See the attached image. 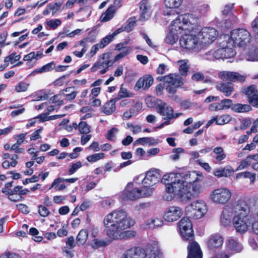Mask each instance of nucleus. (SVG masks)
<instances>
[{
	"label": "nucleus",
	"mask_w": 258,
	"mask_h": 258,
	"mask_svg": "<svg viewBox=\"0 0 258 258\" xmlns=\"http://www.w3.org/2000/svg\"><path fill=\"white\" fill-rule=\"evenodd\" d=\"M157 79L167 83V85H181L182 84L180 80L174 77L173 75L171 74L165 76L158 77Z\"/></svg>",
	"instance_id": "obj_29"
},
{
	"label": "nucleus",
	"mask_w": 258,
	"mask_h": 258,
	"mask_svg": "<svg viewBox=\"0 0 258 258\" xmlns=\"http://www.w3.org/2000/svg\"><path fill=\"white\" fill-rule=\"evenodd\" d=\"M38 213L41 216L45 217H47L49 214L50 212L45 206L42 205H39L38 206Z\"/></svg>",
	"instance_id": "obj_56"
},
{
	"label": "nucleus",
	"mask_w": 258,
	"mask_h": 258,
	"mask_svg": "<svg viewBox=\"0 0 258 258\" xmlns=\"http://www.w3.org/2000/svg\"><path fill=\"white\" fill-rule=\"evenodd\" d=\"M105 154L102 152L95 153L87 157V160L90 163L96 162L105 158Z\"/></svg>",
	"instance_id": "obj_41"
},
{
	"label": "nucleus",
	"mask_w": 258,
	"mask_h": 258,
	"mask_svg": "<svg viewBox=\"0 0 258 258\" xmlns=\"http://www.w3.org/2000/svg\"><path fill=\"white\" fill-rule=\"evenodd\" d=\"M113 39V36L109 35L101 39L100 42L97 44H99L100 48H103L110 43L112 41Z\"/></svg>",
	"instance_id": "obj_49"
},
{
	"label": "nucleus",
	"mask_w": 258,
	"mask_h": 258,
	"mask_svg": "<svg viewBox=\"0 0 258 258\" xmlns=\"http://www.w3.org/2000/svg\"><path fill=\"white\" fill-rule=\"evenodd\" d=\"M198 22V18L195 17L193 14H185L178 16L172 21L170 31L175 30V35L180 34L183 31L192 32L196 29Z\"/></svg>",
	"instance_id": "obj_3"
},
{
	"label": "nucleus",
	"mask_w": 258,
	"mask_h": 258,
	"mask_svg": "<svg viewBox=\"0 0 258 258\" xmlns=\"http://www.w3.org/2000/svg\"><path fill=\"white\" fill-rule=\"evenodd\" d=\"M182 215V209L178 207L171 206L165 212L163 217L165 221L173 222L178 220Z\"/></svg>",
	"instance_id": "obj_12"
},
{
	"label": "nucleus",
	"mask_w": 258,
	"mask_h": 258,
	"mask_svg": "<svg viewBox=\"0 0 258 258\" xmlns=\"http://www.w3.org/2000/svg\"><path fill=\"white\" fill-rule=\"evenodd\" d=\"M234 171L231 167L230 168H220L216 169L213 172V174L218 178L222 177H228L230 176Z\"/></svg>",
	"instance_id": "obj_31"
},
{
	"label": "nucleus",
	"mask_w": 258,
	"mask_h": 258,
	"mask_svg": "<svg viewBox=\"0 0 258 258\" xmlns=\"http://www.w3.org/2000/svg\"><path fill=\"white\" fill-rule=\"evenodd\" d=\"M157 112L161 115L165 116L164 119L170 120L176 118L182 114L181 113H174V109L172 107L167 105L164 102H162L156 106Z\"/></svg>",
	"instance_id": "obj_10"
},
{
	"label": "nucleus",
	"mask_w": 258,
	"mask_h": 258,
	"mask_svg": "<svg viewBox=\"0 0 258 258\" xmlns=\"http://www.w3.org/2000/svg\"><path fill=\"white\" fill-rule=\"evenodd\" d=\"M82 166V163L80 161L71 163V167L68 171V174L69 175L73 174Z\"/></svg>",
	"instance_id": "obj_47"
},
{
	"label": "nucleus",
	"mask_w": 258,
	"mask_h": 258,
	"mask_svg": "<svg viewBox=\"0 0 258 258\" xmlns=\"http://www.w3.org/2000/svg\"><path fill=\"white\" fill-rule=\"evenodd\" d=\"M228 247L232 250L239 252L242 249L241 246L238 242L234 239L231 238L228 240Z\"/></svg>",
	"instance_id": "obj_44"
},
{
	"label": "nucleus",
	"mask_w": 258,
	"mask_h": 258,
	"mask_svg": "<svg viewBox=\"0 0 258 258\" xmlns=\"http://www.w3.org/2000/svg\"><path fill=\"white\" fill-rule=\"evenodd\" d=\"M189 241L186 258H203V252L199 244L194 240Z\"/></svg>",
	"instance_id": "obj_13"
},
{
	"label": "nucleus",
	"mask_w": 258,
	"mask_h": 258,
	"mask_svg": "<svg viewBox=\"0 0 258 258\" xmlns=\"http://www.w3.org/2000/svg\"><path fill=\"white\" fill-rule=\"evenodd\" d=\"M231 196V192L228 188L221 187L213 191L211 199L214 203L225 204L229 201Z\"/></svg>",
	"instance_id": "obj_8"
},
{
	"label": "nucleus",
	"mask_w": 258,
	"mask_h": 258,
	"mask_svg": "<svg viewBox=\"0 0 258 258\" xmlns=\"http://www.w3.org/2000/svg\"><path fill=\"white\" fill-rule=\"evenodd\" d=\"M115 11L116 9L113 6H110L108 8L105 12L101 15V21L107 22L110 21L114 17Z\"/></svg>",
	"instance_id": "obj_33"
},
{
	"label": "nucleus",
	"mask_w": 258,
	"mask_h": 258,
	"mask_svg": "<svg viewBox=\"0 0 258 258\" xmlns=\"http://www.w3.org/2000/svg\"><path fill=\"white\" fill-rule=\"evenodd\" d=\"M213 153L215 154V158L218 162H221L226 157L223 149L221 147L215 148L213 150Z\"/></svg>",
	"instance_id": "obj_36"
},
{
	"label": "nucleus",
	"mask_w": 258,
	"mask_h": 258,
	"mask_svg": "<svg viewBox=\"0 0 258 258\" xmlns=\"http://www.w3.org/2000/svg\"><path fill=\"white\" fill-rule=\"evenodd\" d=\"M133 94L128 92L126 88L121 87L120 90L117 94V96L115 99H116V101L125 97H132Z\"/></svg>",
	"instance_id": "obj_45"
},
{
	"label": "nucleus",
	"mask_w": 258,
	"mask_h": 258,
	"mask_svg": "<svg viewBox=\"0 0 258 258\" xmlns=\"http://www.w3.org/2000/svg\"><path fill=\"white\" fill-rule=\"evenodd\" d=\"M61 24V21L59 19L50 20L46 22V24L53 30L56 29Z\"/></svg>",
	"instance_id": "obj_55"
},
{
	"label": "nucleus",
	"mask_w": 258,
	"mask_h": 258,
	"mask_svg": "<svg viewBox=\"0 0 258 258\" xmlns=\"http://www.w3.org/2000/svg\"><path fill=\"white\" fill-rule=\"evenodd\" d=\"M112 57V53L111 52L104 53L100 55L99 59L103 60L102 61L100 60V63L102 68H103L99 71L100 74L103 75L106 73L108 71L109 68L113 65L111 61Z\"/></svg>",
	"instance_id": "obj_15"
},
{
	"label": "nucleus",
	"mask_w": 258,
	"mask_h": 258,
	"mask_svg": "<svg viewBox=\"0 0 258 258\" xmlns=\"http://www.w3.org/2000/svg\"><path fill=\"white\" fill-rule=\"evenodd\" d=\"M236 215L234 216L247 217L249 213V207L247 203L242 199H239L235 206Z\"/></svg>",
	"instance_id": "obj_16"
},
{
	"label": "nucleus",
	"mask_w": 258,
	"mask_h": 258,
	"mask_svg": "<svg viewBox=\"0 0 258 258\" xmlns=\"http://www.w3.org/2000/svg\"><path fill=\"white\" fill-rule=\"evenodd\" d=\"M145 250L149 258L159 257L162 255L159 247L155 243L148 245Z\"/></svg>",
	"instance_id": "obj_26"
},
{
	"label": "nucleus",
	"mask_w": 258,
	"mask_h": 258,
	"mask_svg": "<svg viewBox=\"0 0 258 258\" xmlns=\"http://www.w3.org/2000/svg\"><path fill=\"white\" fill-rule=\"evenodd\" d=\"M183 0H164L166 8L169 9L178 8L182 4Z\"/></svg>",
	"instance_id": "obj_39"
},
{
	"label": "nucleus",
	"mask_w": 258,
	"mask_h": 258,
	"mask_svg": "<svg viewBox=\"0 0 258 258\" xmlns=\"http://www.w3.org/2000/svg\"><path fill=\"white\" fill-rule=\"evenodd\" d=\"M55 63L53 61H52L43 66L40 68H38L34 70L31 74H41L45 72H50L55 68Z\"/></svg>",
	"instance_id": "obj_35"
},
{
	"label": "nucleus",
	"mask_w": 258,
	"mask_h": 258,
	"mask_svg": "<svg viewBox=\"0 0 258 258\" xmlns=\"http://www.w3.org/2000/svg\"><path fill=\"white\" fill-rule=\"evenodd\" d=\"M78 180V178H71L67 179H63L62 178L58 177L54 179L53 182L52 183L50 186L48 188V189H51L52 187H54L56 191L62 190L66 188V186L64 183H61L60 186H58L56 185L57 183H60L63 181H66L69 183H74Z\"/></svg>",
	"instance_id": "obj_24"
},
{
	"label": "nucleus",
	"mask_w": 258,
	"mask_h": 258,
	"mask_svg": "<svg viewBox=\"0 0 258 258\" xmlns=\"http://www.w3.org/2000/svg\"><path fill=\"white\" fill-rule=\"evenodd\" d=\"M251 166L254 170L258 171V154H251Z\"/></svg>",
	"instance_id": "obj_54"
},
{
	"label": "nucleus",
	"mask_w": 258,
	"mask_h": 258,
	"mask_svg": "<svg viewBox=\"0 0 258 258\" xmlns=\"http://www.w3.org/2000/svg\"><path fill=\"white\" fill-rule=\"evenodd\" d=\"M223 243V238L219 234L212 235L207 242V246L210 251L215 250L220 247Z\"/></svg>",
	"instance_id": "obj_18"
},
{
	"label": "nucleus",
	"mask_w": 258,
	"mask_h": 258,
	"mask_svg": "<svg viewBox=\"0 0 258 258\" xmlns=\"http://www.w3.org/2000/svg\"><path fill=\"white\" fill-rule=\"evenodd\" d=\"M13 181H11L5 183L4 187L2 189V192L8 196V199L13 202L23 201V196L27 195L29 192L28 188H23L22 186H15L13 189Z\"/></svg>",
	"instance_id": "obj_4"
},
{
	"label": "nucleus",
	"mask_w": 258,
	"mask_h": 258,
	"mask_svg": "<svg viewBox=\"0 0 258 258\" xmlns=\"http://www.w3.org/2000/svg\"><path fill=\"white\" fill-rule=\"evenodd\" d=\"M241 93L246 96L247 101L251 106L258 107V90L255 85L243 87Z\"/></svg>",
	"instance_id": "obj_9"
},
{
	"label": "nucleus",
	"mask_w": 258,
	"mask_h": 258,
	"mask_svg": "<svg viewBox=\"0 0 258 258\" xmlns=\"http://www.w3.org/2000/svg\"><path fill=\"white\" fill-rule=\"evenodd\" d=\"M88 237V232L86 229H82L79 232L76 238L77 245H83L86 242Z\"/></svg>",
	"instance_id": "obj_34"
},
{
	"label": "nucleus",
	"mask_w": 258,
	"mask_h": 258,
	"mask_svg": "<svg viewBox=\"0 0 258 258\" xmlns=\"http://www.w3.org/2000/svg\"><path fill=\"white\" fill-rule=\"evenodd\" d=\"M189 218L184 217L178 222L180 231L185 240H193L195 238L192 225Z\"/></svg>",
	"instance_id": "obj_7"
},
{
	"label": "nucleus",
	"mask_w": 258,
	"mask_h": 258,
	"mask_svg": "<svg viewBox=\"0 0 258 258\" xmlns=\"http://www.w3.org/2000/svg\"><path fill=\"white\" fill-rule=\"evenodd\" d=\"M135 142L144 145L145 143H150L151 145H154L155 139L151 137H143L138 139Z\"/></svg>",
	"instance_id": "obj_51"
},
{
	"label": "nucleus",
	"mask_w": 258,
	"mask_h": 258,
	"mask_svg": "<svg viewBox=\"0 0 258 258\" xmlns=\"http://www.w3.org/2000/svg\"><path fill=\"white\" fill-rule=\"evenodd\" d=\"M161 174L156 170H150L148 171L145 178L142 180V184L145 186H154L160 180L162 181Z\"/></svg>",
	"instance_id": "obj_14"
},
{
	"label": "nucleus",
	"mask_w": 258,
	"mask_h": 258,
	"mask_svg": "<svg viewBox=\"0 0 258 258\" xmlns=\"http://www.w3.org/2000/svg\"><path fill=\"white\" fill-rule=\"evenodd\" d=\"M130 49L126 48V50L122 51L120 52L119 54H117L113 59L111 58V61L112 62V64L115 63L116 61L119 60L120 59L124 57L125 55L130 53Z\"/></svg>",
	"instance_id": "obj_52"
},
{
	"label": "nucleus",
	"mask_w": 258,
	"mask_h": 258,
	"mask_svg": "<svg viewBox=\"0 0 258 258\" xmlns=\"http://www.w3.org/2000/svg\"><path fill=\"white\" fill-rule=\"evenodd\" d=\"M128 254L132 258H146L147 252L145 249L140 247H133L128 249Z\"/></svg>",
	"instance_id": "obj_28"
},
{
	"label": "nucleus",
	"mask_w": 258,
	"mask_h": 258,
	"mask_svg": "<svg viewBox=\"0 0 258 258\" xmlns=\"http://www.w3.org/2000/svg\"><path fill=\"white\" fill-rule=\"evenodd\" d=\"M209 108L212 111L224 109L221 101L220 103H214L210 104Z\"/></svg>",
	"instance_id": "obj_64"
},
{
	"label": "nucleus",
	"mask_w": 258,
	"mask_h": 258,
	"mask_svg": "<svg viewBox=\"0 0 258 258\" xmlns=\"http://www.w3.org/2000/svg\"><path fill=\"white\" fill-rule=\"evenodd\" d=\"M154 79L150 75H146L143 77L140 78L136 82L135 88L137 90L143 88L144 89H148L153 83Z\"/></svg>",
	"instance_id": "obj_20"
},
{
	"label": "nucleus",
	"mask_w": 258,
	"mask_h": 258,
	"mask_svg": "<svg viewBox=\"0 0 258 258\" xmlns=\"http://www.w3.org/2000/svg\"><path fill=\"white\" fill-rule=\"evenodd\" d=\"M70 74H71V73L68 75H64L61 76L59 78L55 80L53 82V84L55 86H63L66 83L65 79H66V78L69 77Z\"/></svg>",
	"instance_id": "obj_53"
},
{
	"label": "nucleus",
	"mask_w": 258,
	"mask_h": 258,
	"mask_svg": "<svg viewBox=\"0 0 258 258\" xmlns=\"http://www.w3.org/2000/svg\"><path fill=\"white\" fill-rule=\"evenodd\" d=\"M191 79L192 80L199 82L201 81H204V83H208L209 82H211L210 80L205 79V76L201 72H197L194 74L191 77Z\"/></svg>",
	"instance_id": "obj_50"
},
{
	"label": "nucleus",
	"mask_w": 258,
	"mask_h": 258,
	"mask_svg": "<svg viewBox=\"0 0 258 258\" xmlns=\"http://www.w3.org/2000/svg\"><path fill=\"white\" fill-rule=\"evenodd\" d=\"M110 243V240H102L94 238L92 240V246L94 248H98L101 247H105L109 245Z\"/></svg>",
	"instance_id": "obj_40"
},
{
	"label": "nucleus",
	"mask_w": 258,
	"mask_h": 258,
	"mask_svg": "<svg viewBox=\"0 0 258 258\" xmlns=\"http://www.w3.org/2000/svg\"><path fill=\"white\" fill-rule=\"evenodd\" d=\"M198 42L196 35L184 34L179 39L180 46L187 49H193L198 45Z\"/></svg>",
	"instance_id": "obj_11"
},
{
	"label": "nucleus",
	"mask_w": 258,
	"mask_h": 258,
	"mask_svg": "<svg viewBox=\"0 0 258 258\" xmlns=\"http://www.w3.org/2000/svg\"><path fill=\"white\" fill-rule=\"evenodd\" d=\"M251 155H249L244 159L240 161L235 171L243 170L251 166Z\"/></svg>",
	"instance_id": "obj_37"
},
{
	"label": "nucleus",
	"mask_w": 258,
	"mask_h": 258,
	"mask_svg": "<svg viewBox=\"0 0 258 258\" xmlns=\"http://www.w3.org/2000/svg\"><path fill=\"white\" fill-rule=\"evenodd\" d=\"M118 129L116 127H112L108 130L107 134L106 135V138L109 141H113V138L115 137V133L117 132Z\"/></svg>",
	"instance_id": "obj_58"
},
{
	"label": "nucleus",
	"mask_w": 258,
	"mask_h": 258,
	"mask_svg": "<svg viewBox=\"0 0 258 258\" xmlns=\"http://www.w3.org/2000/svg\"><path fill=\"white\" fill-rule=\"evenodd\" d=\"M217 89L226 96H230L234 92L233 85L231 82H221L217 85Z\"/></svg>",
	"instance_id": "obj_25"
},
{
	"label": "nucleus",
	"mask_w": 258,
	"mask_h": 258,
	"mask_svg": "<svg viewBox=\"0 0 258 258\" xmlns=\"http://www.w3.org/2000/svg\"><path fill=\"white\" fill-rule=\"evenodd\" d=\"M162 182L165 185L166 191L176 196L180 201L187 202L192 199L194 194L191 188L183 183L182 176L178 173L164 175Z\"/></svg>",
	"instance_id": "obj_2"
},
{
	"label": "nucleus",
	"mask_w": 258,
	"mask_h": 258,
	"mask_svg": "<svg viewBox=\"0 0 258 258\" xmlns=\"http://www.w3.org/2000/svg\"><path fill=\"white\" fill-rule=\"evenodd\" d=\"M29 84L25 82H20L15 86V90L17 92H25L27 90Z\"/></svg>",
	"instance_id": "obj_48"
},
{
	"label": "nucleus",
	"mask_w": 258,
	"mask_h": 258,
	"mask_svg": "<svg viewBox=\"0 0 258 258\" xmlns=\"http://www.w3.org/2000/svg\"><path fill=\"white\" fill-rule=\"evenodd\" d=\"M79 131L81 134H88L91 131V126L86 121H81L79 123Z\"/></svg>",
	"instance_id": "obj_42"
},
{
	"label": "nucleus",
	"mask_w": 258,
	"mask_h": 258,
	"mask_svg": "<svg viewBox=\"0 0 258 258\" xmlns=\"http://www.w3.org/2000/svg\"><path fill=\"white\" fill-rule=\"evenodd\" d=\"M251 120L249 118H244L241 121L240 128L242 130L247 129L251 124Z\"/></svg>",
	"instance_id": "obj_61"
},
{
	"label": "nucleus",
	"mask_w": 258,
	"mask_h": 258,
	"mask_svg": "<svg viewBox=\"0 0 258 258\" xmlns=\"http://www.w3.org/2000/svg\"><path fill=\"white\" fill-rule=\"evenodd\" d=\"M136 22L135 20H132L131 18H130L128 21L127 24L124 27V31L127 32H130L133 30Z\"/></svg>",
	"instance_id": "obj_62"
},
{
	"label": "nucleus",
	"mask_w": 258,
	"mask_h": 258,
	"mask_svg": "<svg viewBox=\"0 0 258 258\" xmlns=\"http://www.w3.org/2000/svg\"><path fill=\"white\" fill-rule=\"evenodd\" d=\"M221 76L223 79L233 82L236 81L244 82L245 80L244 76L241 75L237 72H223Z\"/></svg>",
	"instance_id": "obj_21"
},
{
	"label": "nucleus",
	"mask_w": 258,
	"mask_h": 258,
	"mask_svg": "<svg viewBox=\"0 0 258 258\" xmlns=\"http://www.w3.org/2000/svg\"><path fill=\"white\" fill-rule=\"evenodd\" d=\"M203 39L207 43H211L216 39L217 36V30L213 28H205L202 31Z\"/></svg>",
	"instance_id": "obj_23"
},
{
	"label": "nucleus",
	"mask_w": 258,
	"mask_h": 258,
	"mask_svg": "<svg viewBox=\"0 0 258 258\" xmlns=\"http://www.w3.org/2000/svg\"><path fill=\"white\" fill-rule=\"evenodd\" d=\"M0 258H22L21 256L16 253L6 251L0 256Z\"/></svg>",
	"instance_id": "obj_57"
},
{
	"label": "nucleus",
	"mask_w": 258,
	"mask_h": 258,
	"mask_svg": "<svg viewBox=\"0 0 258 258\" xmlns=\"http://www.w3.org/2000/svg\"><path fill=\"white\" fill-rule=\"evenodd\" d=\"M63 4V1L62 0L54 3H50L49 4V7L50 9H51L52 15L55 14L59 11L62 10Z\"/></svg>",
	"instance_id": "obj_43"
},
{
	"label": "nucleus",
	"mask_w": 258,
	"mask_h": 258,
	"mask_svg": "<svg viewBox=\"0 0 258 258\" xmlns=\"http://www.w3.org/2000/svg\"><path fill=\"white\" fill-rule=\"evenodd\" d=\"M203 184V181L198 177V178L191 184L192 189H191V191L194 194L192 199L198 196L202 192Z\"/></svg>",
	"instance_id": "obj_32"
},
{
	"label": "nucleus",
	"mask_w": 258,
	"mask_h": 258,
	"mask_svg": "<svg viewBox=\"0 0 258 258\" xmlns=\"http://www.w3.org/2000/svg\"><path fill=\"white\" fill-rule=\"evenodd\" d=\"M178 38L175 34H169L165 38V42L168 44H173L177 40Z\"/></svg>",
	"instance_id": "obj_60"
},
{
	"label": "nucleus",
	"mask_w": 258,
	"mask_h": 258,
	"mask_svg": "<svg viewBox=\"0 0 258 258\" xmlns=\"http://www.w3.org/2000/svg\"><path fill=\"white\" fill-rule=\"evenodd\" d=\"M116 99L113 98L105 103L102 107V112L106 115H110L116 110Z\"/></svg>",
	"instance_id": "obj_30"
},
{
	"label": "nucleus",
	"mask_w": 258,
	"mask_h": 258,
	"mask_svg": "<svg viewBox=\"0 0 258 258\" xmlns=\"http://www.w3.org/2000/svg\"><path fill=\"white\" fill-rule=\"evenodd\" d=\"M135 223L134 220L127 217L126 212L121 209L113 210L103 220L106 235L112 241L134 237L137 234L135 231L125 229L131 228Z\"/></svg>",
	"instance_id": "obj_1"
},
{
	"label": "nucleus",
	"mask_w": 258,
	"mask_h": 258,
	"mask_svg": "<svg viewBox=\"0 0 258 258\" xmlns=\"http://www.w3.org/2000/svg\"><path fill=\"white\" fill-rule=\"evenodd\" d=\"M142 184V189H140L142 191V198L151 196L154 191V188L152 187L153 186H145V184Z\"/></svg>",
	"instance_id": "obj_46"
},
{
	"label": "nucleus",
	"mask_w": 258,
	"mask_h": 258,
	"mask_svg": "<svg viewBox=\"0 0 258 258\" xmlns=\"http://www.w3.org/2000/svg\"><path fill=\"white\" fill-rule=\"evenodd\" d=\"M247 217H241L240 216H234L233 218V223L237 232L243 233L247 229V225L245 219Z\"/></svg>",
	"instance_id": "obj_22"
},
{
	"label": "nucleus",
	"mask_w": 258,
	"mask_h": 258,
	"mask_svg": "<svg viewBox=\"0 0 258 258\" xmlns=\"http://www.w3.org/2000/svg\"><path fill=\"white\" fill-rule=\"evenodd\" d=\"M251 109V107L248 104H235L233 107V110L236 112H247Z\"/></svg>",
	"instance_id": "obj_38"
},
{
	"label": "nucleus",
	"mask_w": 258,
	"mask_h": 258,
	"mask_svg": "<svg viewBox=\"0 0 258 258\" xmlns=\"http://www.w3.org/2000/svg\"><path fill=\"white\" fill-rule=\"evenodd\" d=\"M207 211L205 202L202 200H197L191 203L186 208L185 214L190 218L198 219L203 217Z\"/></svg>",
	"instance_id": "obj_5"
},
{
	"label": "nucleus",
	"mask_w": 258,
	"mask_h": 258,
	"mask_svg": "<svg viewBox=\"0 0 258 258\" xmlns=\"http://www.w3.org/2000/svg\"><path fill=\"white\" fill-rule=\"evenodd\" d=\"M230 38L235 44L242 47L249 42L251 36L246 30L237 29L231 31Z\"/></svg>",
	"instance_id": "obj_6"
},
{
	"label": "nucleus",
	"mask_w": 258,
	"mask_h": 258,
	"mask_svg": "<svg viewBox=\"0 0 258 258\" xmlns=\"http://www.w3.org/2000/svg\"><path fill=\"white\" fill-rule=\"evenodd\" d=\"M178 173L182 176L183 183L190 187L191 184L198 178V175L195 171H188L186 173Z\"/></svg>",
	"instance_id": "obj_27"
},
{
	"label": "nucleus",
	"mask_w": 258,
	"mask_h": 258,
	"mask_svg": "<svg viewBox=\"0 0 258 258\" xmlns=\"http://www.w3.org/2000/svg\"><path fill=\"white\" fill-rule=\"evenodd\" d=\"M151 6L148 0H142L140 3V19L148 20L151 16Z\"/></svg>",
	"instance_id": "obj_17"
},
{
	"label": "nucleus",
	"mask_w": 258,
	"mask_h": 258,
	"mask_svg": "<svg viewBox=\"0 0 258 258\" xmlns=\"http://www.w3.org/2000/svg\"><path fill=\"white\" fill-rule=\"evenodd\" d=\"M189 67L187 65L186 63L181 64L179 69V73L181 76H185L188 72Z\"/></svg>",
	"instance_id": "obj_63"
},
{
	"label": "nucleus",
	"mask_w": 258,
	"mask_h": 258,
	"mask_svg": "<svg viewBox=\"0 0 258 258\" xmlns=\"http://www.w3.org/2000/svg\"><path fill=\"white\" fill-rule=\"evenodd\" d=\"M121 196L124 200L133 201L141 198L142 195L141 189L137 187L132 190H124Z\"/></svg>",
	"instance_id": "obj_19"
},
{
	"label": "nucleus",
	"mask_w": 258,
	"mask_h": 258,
	"mask_svg": "<svg viewBox=\"0 0 258 258\" xmlns=\"http://www.w3.org/2000/svg\"><path fill=\"white\" fill-rule=\"evenodd\" d=\"M210 7L207 4L200 5L197 7V10L199 13L201 15H205L207 12L209 11Z\"/></svg>",
	"instance_id": "obj_59"
}]
</instances>
